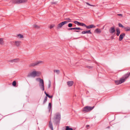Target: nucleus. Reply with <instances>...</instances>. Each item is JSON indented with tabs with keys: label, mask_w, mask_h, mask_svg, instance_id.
I'll return each mask as SVG.
<instances>
[{
	"label": "nucleus",
	"mask_w": 130,
	"mask_h": 130,
	"mask_svg": "<svg viewBox=\"0 0 130 130\" xmlns=\"http://www.w3.org/2000/svg\"><path fill=\"white\" fill-rule=\"evenodd\" d=\"M115 84L117 85H119L121 84L120 80L115 81Z\"/></svg>",
	"instance_id": "24"
},
{
	"label": "nucleus",
	"mask_w": 130,
	"mask_h": 130,
	"mask_svg": "<svg viewBox=\"0 0 130 130\" xmlns=\"http://www.w3.org/2000/svg\"><path fill=\"white\" fill-rule=\"evenodd\" d=\"M36 80L37 81H39L40 82L39 86L40 88L43 91H44V88L43 80L40 78H38L36 79Z\"/></svg>",
	"instance_id": "3"
},
{
	"label": "nucleus",
	"mask_w": 130,
	"mask_h": 130,
	"mask_svg": "<svg viewBox=\"0 0 130 130\" xmlns=\"http://www.w3.org/2000/svg\"><path fill=\"white\" fill-rule=\"evenodd\" d=\"M4 39L3 38H0V44L3 45L4 44Z\"/></svg>",
	"instance_id": "18"
},
{
	"label": "nucleus",
	"mask_w": 130,
	"mask_h": 130,
	"mask_svg": "<svg viewBox=\"0 0 130 130\" xmlns=\"http://www.w3.org/2000/svg\"><path fill=\"white\" fill-rule=\"evenodd\" d=\"M86 68H87L88 69H92L93 68V67H92V66H86Z\"/></svg>",
	"instance_id": "34"
},
{
	"label": "nucleus",
	"mask_w": 130,
	"mask_h": 130,
	"mask_svg": "<svg viewBox=\"0 0 130 130\" xmlns=\"http://www.w3.org/2000/svg\"><path fill=\"white\" fill-rule=\"evenodd\" d=\"M43 63V61H39L31 63L29 65V66L30 67H34Z\"/></svg>",
	"instance_id": "4"
},
{
	"label": "nucleus",
	"mask_w": 130,
	"mask_h": 130,
	"mask_svg": "<svg viewBox=\"0 0 130 130\" xmlns=\"http://www.w3.org/2000/svg\"><path fill=\"white\" fill-rule=\"evenodd\" d=\"M14 45L17 47L20 46L22 43V42L19 40H15L13 41Z\"/></svg>",
	"instance_id": "5"
},
{
	"label": "nucleus",
	"mask_w": 130,
	"mask_h": 130,
	"mask_svg": "<svg viewBox=\"0 0 130 130\" xmlns=\"http://www.w3.org/2000/svg\"><path fill=\"white\" fill-rule=\"evenodd\" d=\"M74 31L76 32H79V31L78 30H75Z\"/></svg>",
	"instance_id": "44"
},
{
	"label": "nucleus",
	"mask_w": 130,
	"mask_h": 130,
	"mask_svg": "<svg viewBox=\"0 0 130 130\" xmlns=\"http://www.w3.org/2000/svg\"><path fill=\"white\" fill-rule=\"evenodd\" d=\"M19 61L20 59L19 58H17L15 59H13L10 60H9L8 61L9 62H10L14 63L18 62H19Z\"/></svg>",
	"instance_id": "8"
},
{
	"label": "nucleus",
	"mask_w": 130,
	"mask_h": 130,
	"mask_svg": "<svg viewBox=\"0 0 130 130\" xmlns=\"http://www.w3.org/2000/svg\"><path fill=\"white\" fill-rule=\"evenodd\" d=\"M51 107V103H49L48 105V108L50 110Z\"/></svg>",
	"instance_id": "30"
},
{
	"label": "nucleus",
	"mask_w": 130,
	"mask_h": 130,
	"mask_svg": "<svg viewBox=\"0 0 130 130\" xmlns=\"http://www.w3.org/2000/svg\"><path fill=\"white\" fill-rule=\"evenodd\" d=\"M41 74V73L39 71H34L31 72L28 75V77H35L36 76H38L40 75Z\"/></svg>",
	"instance_id": "1"
},
{
	"label": "nucleus",
	"mask_w": 130,
	"mask_h": 130,
	"mask_svg": "<svg viewBox=\"0 0 130 130\" xmlns=\"http://www.w3.org/2000/svg\"><path fill=\"white\" fill-rule=\"evenodd\" d=\"M78 26H81L86 27V25L83 23L79 22Z\"/></svg>",
	"instance_id": "23"
},
{
	"label": "nucleus",
	"mask_w": 130,
	"mask_h": 130,
	"mask_svg": "<svg viewBox=\"0 0 130 130\" xmlns=\"http://www.w3.org/2000/svg\"><path fill=\"white\" fill-rule=\"evenodd\" d=\"M47 100V97H45L44 99L43 102V104H44L46 102Z\"/></svg>",
	"instance_id": "28"
},
{
	"label": "nucleus",
	"mask_w": 130,
	"mask_h": 130,
	"mask_svg": "<svg viewBox=\"0 0 130 130\" xmlns=\"http://www.w3.org/2000/svg\"><path fill=\"white\" fill-rule=\"evenodd\" d=\"M75 27L69 28L68 29V30H75Z\"/></svg>",
	"instance_id": "36"
},
{
	"label": "nucleus",
	"mask_w": 130,
	"mask_h": 130,
	"mask_svg": "<svg viewBox=\"0 0 130 130\" xmlns=\"http://www.w3.org/2000/svg\"><path fill=\"white\" fill-rule=\"evenodd\" d=\"M65 20H71V19L69 18H67L65 19Z\"/></svg>",
	"instance_id": "40"
},
{
	"label": "nucleus",
	"mask_w": 130,
	"mask_h": 130,
	"mask_svg": "<svg viewBox=\"0 0 130 130\" xmlns=\"http://www.w3.org/2000/svg\"><path fill=\"white\" fill-rule=\"evenodd\" d=\"M126 80V79L123 77L120 78V82L121 84L124 82Z\"/></svg>",
	"instance_id": "17"
},
{
	"label": "nucleus",
	"mask_w": 130,
	"mask_h": 130,
	"mask_svg": "<svg viewBox=\"0 0 130 130\" xmlns=\"http://www.w3.org/2000/svg\"><path fill=\"white\" fill-rule=\"evenodd\" d=\"M118 25L119 27H121L122 28H124V26L120 23H119L118 24Z\"/></svg>",
	"instance_id": "31"
},
{
	"label": "nucleus",
	"mask_w": 130,
	"mask_h": 130,
	"mask_svg": "<svg viewBox=\"0 0 130 130\" xmlns=\"http://www.w3.org/2000/svg\"><path fill=\"white\" fill-rule=\"evenodd\" d=\"M44 93H45V94H46V96H47V95H48V94H47L45 91L44 92Z\"/></svg>",
	"instance_id": "43"
},
{
	"label": "nucleus",
	"mask_w": 130,
	"mask_h": 130,
	"mask_svg": "<svg viewBox=\"0 0 130 130\" xmlns=\"http://www.w3.org/2000/svg\"><path fill=\"white\" fill-rule=\"evenodd\" d=\"M75 30H83L82 29H81L80 28L78 27H75Z\"/></svg>",
	"instance_id": "37"
},
{
	"label": "nucleus",
	"mask_w": 130,
	"mask_h": 130,
	"mask_svg": "<svg viewBox=\"0 0 130 130\" xmlns=\"http://www.w3.org/2000/svg\"><path fill=\"white\" fill-rule=\"evenodd\" d=\"M125 36V34L124 33L121 34L120 36L119 37V40L121 41L123 39Z\"/></svg>",
	"instance_id": "10"
},
{
	"label": "nucleus",
	"mask_w": 130,
	"mask_h": 130,
	"mask_svg": "<svg viewBox=\"0 0 130 130\" xmlns=\"http://www.w3.org/2000/svg\"><path fill=\"white\" fill-rule=\"evenodd\" d=\"M110 127L109 126H108L107 127V128H109Z\"/></svg>",
	"instance_id": "47"
},
{
	"label": "nucleus",
	"mask_w": 130,
	"mask_h": 130,
	"mask_svg": "<svg viewBox=\"0 0 130 130\" xmlns=\"http://www.w3.org/2000/svg\"><path fill=\"white\" fill-rule=\"evenodd\" d=\"M109 32L111 34L115 32L114 26L111 27L109 30Z\"/></svg>",
	"instance_id": "9"
},
{
	"label": "nucleus",
	"mask_w": 130,
	"mask_h": 130,
	"mask_svg": "<svg viewBox=\"0 0 130 130\" xmlns=\"http://www.w3.org/2000/svg\"><path fill=\"white\" fill-rule=\"evenodd\" d=\"M52 3L53 4H55V3H54V2H53V3Z\"/></svg>",
	"instance_id": "48"
},
{
	"label": "nucleus",
	"mask_w": 130,
	"mask_h": 130,
	"mask_svg": "<svg viewBox=\"0 0 130 130\" xmlns=\"http://www.w3.org/2000/svg\"><path fill=\"white\" fill-rule=\"evenodd\" d=\"M17 36L18 37L20 38H23V36L21 34H19L17 35Z\"/></svg>",
	"instance_id": "26"
},
{
	"label": "nucleus",
	"mask_w": 130,
	"mask_h": 130,
	"mask_svg": "<svg viewBox=\"0 0 130 130\" xmlns=\"http://www.w3.org/2000/svg\"><path fill=\"white\" fill-rule=\"evenodd\" d=\"M56 123V124H57V123Z\"/></svg>",
	"instance_id": "49"
},
{
	"label": "nucleus",
	"mask_w": 130,
	"mask_h": 130,
	"mask_svg": "<svg viewBox=\"0 0 130 130\" xmlns=\"http://www.w3.org/2000/svg\"><path fill=\"white\" fill-rule=\"evenodd\" d=\"M49 127L52 130H53L52 124V123L51 122V121H50L49 122Z\"/></svg>",
	"instance_id": "19"
},
{
	"label": "nucleus",
	"mask_w": 130,
	"mask_h": 130,
	"mask_svg": "<svg viewBox=\"0 0 130 130\" xmlns=\"http://www.w3.org/2000/svg\"><path fill=\"white\" fill-rule=\"evenodd\" d=\"M54 72H56L57 74H59V73L60 71L59 70H55L54 71Z\"/></svg>",
	"instance_id": "27"
},
{
	"label": "nucleus",
	"mask_w": 130,
	"mask_h": 130,
	"mask_svg": "<svg viewBox=\"0 0 130 130\" xmlns=\"http://www.w3.org/2000/svg\"><path fill=\"white\" fill-rule=\"evenodd\" d=\"M130 75V72L124 75L123 77L126 80V79L129 77Z\"/></svg>",
	"instance_id": "13"
},
{
	"label": "nucleus",
	"mask_w": 130,
	"mask_h": 130,
	"mask_svg": "<svg viewBox=\"0 0 130 130\" xmlns=\"http://www.w3.org/2000/svg\"><path fill=\"white\" fill-rule=\"evenodd\" d=\"M51 83L50 81L49 82V83L48 84V88H50L51 87Z\"/></svg>",
	"instance_id": "38"
},
{
	"label": "nucleus",
	"mask_w": 130,
	"mask_h": 130,
	"mask_svg": "<svg viewBox=\"0 0 130 130\" xmlns=\"http://www.w3.org/2000/svg\"><path fill=\"white\" fill-rule=\"evenodd\" d=\"M33 27L36 29H38L40 28V26L37 25L35 24L33 25Z\"/></svg>",
	"instance_id": "20"
},
{
	"label": "nucleus",
	"mask_w": 130,
	"mask_h": 130,
	"mask_svg": "<svg viewBox=\"0 0 130 130\" xmlns=\"http://www.w3.org/2000/svg\"><path fill=\"white\" fill-rule=\"evenodd\" d=\"M117 15H118V16H122V14H118Z\"/></svg>",
	"instance_id": "42"
},
{
	"label": "nucleus",
	"mask_w": 130,
	"mask_h": 130,
	"mask_svg": "<svg viewBox=\"0 0 130 130\" xmlns=\"http://www.w3.org/2000/svg\"><path fill=\"white\" fill-rule=\"evenodd\" d=\"M95 31L97 33H100L101 32V31L100 29L97 28L95 30Z\"/></svg>",
	"instance_id": "21"
},
{
	"label": "nucleus",
	"mask_w": 130,
	"mask_h": 130,
	"mask_svg": "<svg viewBox=\"0 0 130 130\" xmlns=\"http://www.w3.org/2000/svg\"><path fill=\"white\" fill-rule=\"evenodd\" d=\"M116 31L117 32L116 33V35L117 36H119V35L120 33V31L119 30V28H117L116 29Z\"/></svg>",
	"instance_id": "15"
},
{
	"label": "nucleus",
	"mask_w": 130,
	"mask_h": 130,
	"mask_svg": "<svg viewBox=\"0 0 130 130\" xmlns=\"http://www.w3.org/2000/svg\"><path fill=\"white\" fill-rule=\"evenodd\" d=\"M82 33L83 34H91L92 33L90 31V30H89L88 31H84L82 32Z\"/></svg>",
	"instance_id": "16"
},
{
	"label": "nucleus",
	"mask_w": 130,
	"mask_h": 130,
	"mask_svg": "<svg viewBox=\"0 0 130 130\" xmlns=\"http://www.w3.org/2000/svg\"><path fill=\"white\" fill-rule=\"evenodd\" d=\"M60 115L59 114H57L56 115V117L55 118V120L56 121V120L58 119V120H60Z\"/></svg>",
	"instance_id": "14"
},
{
	"label": "nucleus",
	"mask_w": 130,
	"mask_h": 130,
	"mask_svg": "<svg viewBox=\"0 0 130 130\" xmlns=\"http://www.w3.org/2000/svg\"><path fill=\"white\" fill-rule=\"evenodd\" d=\"M72 26V23H69L68 24V27H71Z\"/></svg>",
	"instance_id": "35"
},
{
	"label": "nucleus",
	"mask_w": 130,
	"mask_h": 130,
	"mask_svg": "<svg viewBox=\"0 0 130 130\" xmlns=\"http://www.w3.org/2000/svg\"><path fill=\"white\" fill-rule=\"evenodd\" d=\"M94 106L90 107L88 106H86L84 107L82 109V111L85 112H88L92 110L94 108Z\"/></svg>",
	"instance_id": "2"
},
{
	"label": "nucleus",
	"mask_w": 130,
	"mask_h": 130,
	"mask_svg": "<svg viewBox=\"0 0 130 130\" xmlns=\"http://www.w3.org/2000/svg\"><path fill=\"white\" fill-rule=\"evenodd\" d=\"M55 26V25L54 24L51 25H50V29H51L52 28H53V27H54Z\"/></svg>",
	"instance_id": "33"
},
{
	"label": "nucleus",
	"mask_w": 130,
	"mask_h": 130,
	"mask_svg": "<svg viewBox=\"0 0 130 130\" xmlns=\"http://www.w3.org/2000/svg\"><path fill=\"white\" fill-rule=\"evenodd\" d=\"M47 95V96H48L49 98H52L53 97L52 96H51L49 95Z\"/></svg>",
	"instance_id": "39"
},
{
	"label": "nucleus",
	"mask_w": 130,
	"mask_h": 130,
	"mask_svg": "<svg viewBox=\"0 0 130 130\" xmlns=\"http://www.w3.org/2000/svg\"><path fill=\"white\" fill-rule=\"evenodd\" d=\"M27 0H15L14 3L17 4H20L22 3L26 2Z\"/></svg>",
	"instance_id": "7"
},
{
	"label": "nucleus",
	"mask_w": 130,
	"mask_h": 130,
	"mask_svg": "<svg viewBox=\"0 0 130 130\" xmlns=\"http://www.w3.org/2000/svg\"><path fill=\"white\" fill-rule=\"evenodd\" d=\"M12 85L14 86H15L16 85V82L15 81H13L12 83Z\"/></svg>",
	"instance_id": "29"
},
{
	"label": "nucleus",
	"mask_w": 130,
	"mask_h": 130,
	"mask_svg": "<svg viewBox=\"0 0 130 130\" xmlns=\"http://www.w3.org/2000/svg\"><path fill=\"white\" fill-rule=\"evenodd\" d=\"M91 6H95V5H91Z\"/></svg>",
	"instance_id": "46"
},
{
	"label": "nucleus",
	"mask_w": 130,
	"mask_h": 130,
	"mask_svg": "<svg viewBox=\"0 0 130 130\" xmlns=\"http://www.w3.org/2000/svg\"><path fill=\"white\" fill-rule=\"evenodd\" d=\"M86 4H87V5H88L89 6H91V5L90 4H89L88 3H86Z\"/></svg>",
	"instance_id": "41"
},
{
	"label": "nucleus",
	"mask_w": 130,
	"mask_h": 130,
	"mask_svg": "<svg viewBox=\"0 0 130 130\" xmlns=\"http://www.w3.org/2000/svg\"><path fill=\"white\" fill-rule=\"evenodd\" d=\"M89 125H86V127H89Z\"/></svg>",
	"instance_id": "45"
},
{
	"label": "nucleus",
	"mask_w": 130,
	"mask_h": 130,
	"mask_svg": "<svg viewBox=\"0 0 130 130\" xmlns=\"http://www.w3.org/2000/svg\"><path fill=\"white\" fill-rule=\"evenodd\" d=\"M86 27L87 29H90L93 28H95V26L93 24H91L89 26L86 25Z\"/></svg>",
	"instance_id": "12"
},
{
	"label": "nucleus",
	"mask_w": 130,
	"mask_h": 130,
	"mask_svg": "<svg viewBox=\"0 0 130 130\" xmlns=\"http://www.w3.org/2000/svg\"><path fill=\"white\" fill-rule=\"evenodd\" d=\"M69 22V21H65L62 22L61 23H59L57 25V29H58L60 28H61L63 25L67 24Z\"/></svg>",
	"instance_id": "6"
},
{
	"label": "nucleus",
	"mask_w": 130,
	"mask_h": 130,
	"mask_svg": "<svg viewBox=\"0 0 130 130\" xmlns=\"http://www.w3.org/2000/svg\"><path fill=\"white\" fill-rule=\"evenodd\" d=\"M74 83L73 81H70L67 82V84L69 87H71L72 86Z\"/></svg>",
	"instance_id": "11"
},
{
	"label": "nucleus",
	"mask_w": 130,
	"mask_h": 130,
	"mask_svg": "<svg viewBox=\"0 0 130 130\" xmlns=\"http://www.w3.org/2000/svg\"><path fill=\"white\" fill-rule=\"evenodd\" d=\"M124 29L126 31H130V27H124Z\"/></svg>",
	"instance_id": "22"
},
{
	"label": "nucleus",
	"mask_w": 130,
	"mask_h": 130,
	"mask_svg": "<svg viewBox=\"0 0 130 130\" xmlns=\"http://www.w3.org/2000/svg\"><path fill=\"white\" fill-rule=\"evenodd\" d=\"M79 22L77 21H75L74 22V23L75 24L77 25L78 26L79 25Z\"/></svg>",
	"instance_id": "32"
},
{
	"label": "nucleus",
	"mask_w": 130,
	"mask_h": 130,
	"mask_svg": "<svg viewBox=\"0 0 130 130\" xmlns=\"http://www.w3.org/2000/svg\"><path fill=\"white\" fill-rule=\"evenodd\" d=\"M65 130H73L72 128H70L68 126H66V128Z\"/></svg>",
	"instance_id": "25"
}]
</instances>
